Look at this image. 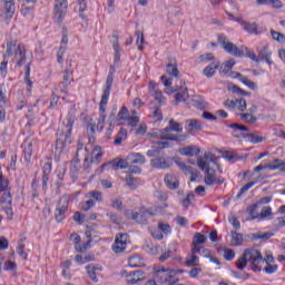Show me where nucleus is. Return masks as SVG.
Wrapping results in <instances>:
<instances>
[{
    "instance_id": "obj_38",
    "label": "nucleus",
    "mask_w": 285,
    "mask_h": 285,
    "mask_svg": "<svg viewBox=\"0 0 285 285\" xmlns=\"http://www.w3.org/2000/svg\"><path fill=\"white\" fill-rule=\"evenodd\" d=\"M187 130H189V132H193L195 130H202V124L199 122V120H187Z\"/></svg>"
},
{
    "instance_id": "obj_34",
    "label": "nucleus",
    "mask_w": 285,
    "mask_h": 285,
    "mask_svg": "<svg viewBox=\"0 0 285 285\" xmlns=\"http://www.w3.org/2000/svg\"><path fill=\"white\" fill-rule=\"evenodd\" d=\"M86 199H96V202H104V194L101 191H89L85 195Z\"/></svg>"
},
{
    "instance_id": "obj_33",
    "label": "nucleus",
    "mask_w": 285,
    "mask_h": 285,
    "mask_svg": "<svg viewBox=\"0 0 285 285\" xmlns=\"http://www.w3.org/2000/svg\"><path fill=\"white\" fill-rule=\"evenodd\" d=\"M129 159L131 164H146V157L139 153L129 155Z\"/></svg>"
},
{
    "instance_id": "obj_2",
    "label": "nucleus",
    "mask_w": 285,
    "mask_h": 285,
    "mask_svg": "<svg viewBox=\"0 0 285 285\" xmlns=\"http://www.w3.org/2000/svg\"><path fill=\"white\" fill-rule=\"evenodd\" d=\"M197 166L205 173L204 181L206 186H215V184H224V179L215 176V173H222L217 157L210 153L197 160Z\"/></svg>"
},
{
    "instance_id": "obj_10",
    "label": "nucleus",
    "mask_w": 285,
    "mask_h": 285,
    "mask_svg": "<svg viewBox=\"0 0 285 285\" xmlns=\"http://www.w3.org/2000/svg\"><path fill=\"white\" fill-rule=\"evenodd\" d=\"M114 253L117 255L124 253L128 248V234H118L116 235L115 243L111 246Z\"/></svg>"
},
{
    "instance_id": "obj_30",
    "label": "nucleus",
    "mask_w": 285,
    "mask_h": 285,
    "mask_svg": "<svg viewBox=\"0 0 285 285\" xmlns=\"http://www.w3.org/2000/svg\"><path fill=\"white\" fill-rule=\"evenodd\" d=\"M128 265L130 268H139L144 266V263L141 262V257H139V255H134L128 259Z\"/></svg>"
},
{
    "instance_id": "obj_39",
    "label": "nucleus",
    "mask_w": 285,
    "mask_h": 285,
    "mask_svg": "<svg viewBox=\"0 0 285 285\" xmlns=\"http://www.w3.org/2000/svg\"><path fill=\"white\" fill-rule=\"evenodd\" d=\"M0 195L2 196L3 204H12V195L10 194V189H6L3 191H0Z\"/></svg>"
},
{
    "instance_id": "obj_5",
    "label": "nucleus",
    "mask_w": 285,
    "mask_h": 285,
    "mask_svg": "<svg viewBox=\"0 0 285 285\" xmlns=\"http://www.w3.org/2000/svg\"><path fill=\"white\" fill-rule=\"evenodd\" d=\"M249 264H257L264 262L262 254L257 249H245L243 256L238 258L236 266L237 268L244 269Z\"/></svg>"
},
{
    "instance_id": "obj_27",
    "label": "nucleus",
    "mask_w": 285,
    "mask_h": 285,
    "mask_svg": "<svg viewBox=\"0 0 285 285\" xmlns=\"http://www.w3.org/2000/svg\"><path fill=\"white\" fill-rule=\"evenodd\" d=\"M101 157H104V151H101V147L96 146L91 151V164H99Z\"/></svg>"
},
{
    "instance_id": "obj_48",
    "label": "nucleus",
    "mask_w": 285,
    "mask_h": 285,
    "mask_svg": "<svg viewBox=\"0 0 285 285\" xmlns=\"http://www.w3.org/2000/svg\"><path fill=\"white\" fill-rule=\"evenodd\" d=\"M247 139L252 144H262L264 141V138L262 136H257L256 134H248Z\"/></svg>"
},
{
    "instance_id": "obj_54",
    "label": "nucleus",
    "mask_w": 285,
    "mask_h": 285,
    "mask_svg": "<svg viewBox=\"0 0 285 285\" xmlns=\"http://www.w3.org/2000/svg\"><path fill=\"white\" fill-rule=\"evenodd\" d=\"M240 118L243 121H246V124H255L256 118L250 114H240Z\"/></svg>"
},
{
    "instance_id": "obj_15",
    "label": "nucleus",
    "mask_w": 285,
    "mask_h": 285,
    "mask_svg": "<svg viewBox=\"0 0 285 285\" xmlns=\"http://www.w3.org/2000/svg\"><path fill=\"white\" fill-rule=\"evenodd\" d=\"M150 164L153 168L165 170L166 168H170V166H173V160L170 158H156L153 159Z\"/></svg>"
},
{
    "instance_id": "obj_9",
    "label": "nucleus",
    "mask_w": 285,
    "mask_h": 285,
    "mask_svg": "<svg viewBox=\"0 0 285 285\" xmlns=\"http://www.w3.org/2000/svg\"><path fill=\"white\" fill-rule=\"evenodd\" d=\"M66 14H68V0H56L53 17L58 23H61L66 19Z\"/></svg>"
},
{
    "instance_id": "obj_12",
    "label": "nucleus",
    "mask_w": 285,
    "mask_h": 285,
    "mask_svg": "<svg viewBox=\"0 0 285 285\" xmlns=\"http://www.w3.org/2000/svg\"><path fill=\"white\" fill-rule=\"evenodd\" d=\"M151 215H157V213H153L150 209H144L142 215L132 209L126 212V217H128V219H134V222H137L138 224H144L141 217H150Z\"/></svg>"
},
{
    "instance_id": "obj_56",
    "label": "nucleus",
    "mask_w": 285,
    "mask_h": 285,
    "mask_svg": "<svg viewBox=\"0 0 285 285\" xmlns=\"http://www.w3.org/2000/svg\"><path fill=\"white\" fill-rule=\"evenodd\" d=\"M136 46L138 50H144V33H137Z\"/></svg>"
},
{
    "instance_id": "obj_11",
    "label": "nucleus",
    "mask_w": 285,
    "mask_h": 285,
    "mask_svg": "<svg viewBox=\"0 0 285 285\" xmlns=\"http://www.w3.org/2000/svg\"><path fill=\"white\" fill-rule=\"evenodd\" d=\"M285 170V163L282 159H275L274 161L265 165H258L255 167V173H259L261 170Z\"/></svg>"
},
{
    "instance_id": "obj_45",
    "label": "nucleus",
    "mask_w": 285,
    "mask_h": 285,
    "mask_svg": "<svg viewBox=\"0 0 285 285\" xmlns=\"http://www.w3.org/2000/svg\"><path fill=\"white\" fill-rule=\"evenodd\" d=\"M186 266H199V257L193 253L186 261Z\"/></svg>"
},
{
    "instance_id": "obj_37",
    "label": "nucleus",
    "mask_w": 285,
    "mask_h": 285,
    "mask_svg": "<svg viewBox=\"0 0 285 285\" xmlns=\"http://www.w3.org/2000/svg\"><path fill=\"white\" fill-rule=\"evenodd\" d=\"M10 189V181L8 178H3V171H1V166H0V193H3V190H9Z\"/></svg>"
},
{
    "instance_id": "obj_58",
    "label": "nucleus",
    "mask_w": 285,
    "mask_h": 285,
    "mask_svg": "<svg viewBox=\"0 0 285 285\" xmlns=\"http://www.w3.org/2000/svg\"><path fill=\"white\" fill-rule=\"evenodd\" d=\"M151 97H154V99L158 101V104H164V95L160 90H156L154 94H151Z\"/></svg>"
},
{
    "instance_id": "obj_1",
    "label": "nucleus",
    "mask_w": 285,
    "mask_h": 285,
    "mask_svg": "<svg viewBox=\"0 0 285 285\" xmlns=\"http://www.w3.org/2000/svg\"><path fill=\"white\" fill-rule=\"evenodd\" d=\"M167 75L169 76H161V82L165 86L166 95H174L175 102L181 104V101H188V88L186 87V82L179 79V69H177V65L168 63L166 69Z\"/></svg>"
},
{
    "instance_id": "obj_4",
    "label": "nucleus",
    "mask_w": 285,
    "mask_h": 285,
    "mask_svg": "<svg viewBox=\"0 0 285 285\" xmlns=\"http://www.w3.org/2000/svg\"><path fill=\"white\" fill-rule=\"evenodd\" d=\"M184 130V127L179 125V122H175V120L169 121V127H166L165 129H155L150 132V137H154V139H163L165 141H177L179 140V136L173 134V132H181Z\"/></svg>"
},
{
    "instance_id": "obj_17",
    "label": "nucleus",
    "mask_w": 285,
    "mask_h": 285,
    "mask_svg": "<svg viewBox=\"0 0 285 285\" xmlns=\"http://www.w3.org/2000/svg\"><path fill=\"white\" fill-rule=\"evenodd\" d=\"M86 271L92 282H99V278L97 276L99 275V273H101V271H104V267H101V265L91 264L86 267Z\"/></svg>"
},
{
    "instance_id": "obj_7",
    "label": "nucleus",
    "mask_w": 285,
    "mask_h": 285,
    "mask_svg": "<svg viewBox=\"0 0 285 285\" xmlns=\"http://www.w3.org/2000/svg\"><path fill=\"white\" fill-rule=\"evenodd\" d=\"M72 126H75V120L69 119L67 126L63 129H59L57 132V148H61L63 146H70L71 144V134H72Z\"/></svg>"
},
{
    "instance_id": "obj_8",
    "label": "nucleus",
    "mask_w": 285,
    "mask_h": 285,
    "mask_svg": "<svg viewBox=\"0 0 285 285\" xmlns=\"http://www.w3.org/2000/svg\"><path fill=\"white\" fill-rule=\"evenodd\" d=\"M218 43H220L222 48H224L225 52H228V55H233L234 57H243L244 55V47H237L225 36H218Z\"/></svg>"
},
{
    "instance_id": "obj_35",
    "label": "nucleus",
    "mask_w": 285,
    "mask_h": 285,
    "mask_svg": "<svg viewBox=\"0 0 285 285\" xmlns=\"http://www.w3.org/2000/svg\"><path fill=\"white\" fill-rule=\"evenodd\" d=\"M246 108V99L239 98L235 100L234 110H238V112H245Z\"/></svg>"
},
{
    "instance_id": "obj_21",
    "label": "nucleus",
    "mask_w": 285,
    "mask_h": 285,
    "mask_svg": "<svg viewBox=\"0 0 285 285\" xmlns=\"http://www.w3.org/2000/svg\"><path fill=\"white\" fill-rule=\"evenodd\" d=\"M66 210H68V200L62 199V200H60V203L58 204L57 209H56L57 222H61L63 219V214L66 213Z\"/></svg>"
},
{
    "instance_id": "obj_23",
    "label": "nucleus",
    "mask_w": 285,
    "mask_h": 285,
    "mask_svg": "<svg viewBox=\"0 0 285 285\" xmlns=\"http://www.w3.org/2000/svg\"><path fill=\"white\" fill-rule=\"evenodd\" d=\"M165 184L167 188H170L171 190L179 188V180H177V177L173 174H167L165 176Z\"/></svg>"
},
{
    "instance_id": "obj_53",
    "label": "nucleus",
    "mask_w": 285,
    "mask_h": 285,
    "mask_svg": "<svg viewBox=\"0 0 285 285\" xmlns=\"http://www.w3.org/2000/svg\"><path fill=\"white\" fill-rule=\"evenodd\" d=\"M119 121H126L128 119V108L122 107L118 112Z\"/></svg>"
},
{
    "instance_id": "obj_52",
    "label": "nucleus",
    "mask_w": 285,
    "mask_h": 285,
    "mask_svg": "<svg viewBox=\"0 0 285 285\" xmlns=\"http://www.w3.org/2000/svg\"><path fill=\"white\" fill-rule=\"evenodd\" d=\"M271 215H273V208L271 207H265L262 209V212L259 213V219H264L266 217H271Z\"/></svg>"
},
{
    "instance_id": "obj_43",
    "label": "nucleus",
    "mask_w": 285,
    "mask_h": 285,
    "mask_svg": "<svg viewBox=\"0 0 285 285\" xmlns=\"http://www.w3.org/2000/svg\"><path fill=\"white\" fill-rule=\"evenodd\" d=\"M271 35H272V38L274 39V41H277V43H284L285 36L283 33L277 32V31L272 29Z\"/></svg>"
},
{
    "instance_id": "obj_20",
    "label": "nucleus",
    "mask_w": 285,
    "mask_h": 285,
    "mask_svg": "<svg viewBox=\"0 0 285 285\" xmlns=\"http://www.w3.org/2000/svg\"><path fill=\"white\" fill-rule=\"evenodd\" d=\"M17 7L14 6V0H4V14L6 19L10 20L14 17Z\"/></svg>"
},
{
    "instance_id": "obj_24",
    "label": "nucleus",
    "mask_w": 285,
    "mask_h": 285,
    "mask_svg": "<svg viewBox=\"0 0 285 285\" xmlns=\"http://www.w3.org/2000/svg\"><path fill=\"white\" fill-rule=\"evenodd\" d=\"M219 69V62L214 61L210 65H208L204 70H203V75H205V77H207L208 79H210V77L215 76V72H217V70Z\"/></svg>"
},
{
    "instance_id": "obj_50",
    "label": "nucleus",
    "mask_w": 285,
    "mask_h": 285,
    "mask_svg": "<svg viewBox=\"0 0 285 285\" xmlns=\"http://www.w3.org/2000/svg\"><path fill=\"white\" fill-rule=\"evenodd\" d=\"M195 202V195L193 194H188L183 200H181V205L185 208H188V206H190V204H193Z\"/></svg>"
},
{
    "instance_id": "obj_13",
    "label": "nucleus",
    "mask_w": 285,
    "mask_h": 285,
    "mask_svg": "<svg viewBox=\"0 0 285 285\" xmlns=\"http://www.w3.org/2000/svg\"><path fill=\"white\" fill-rule=\"evenodd\" d=\"M112 168H120L121 170H124V169L128 168V163H126V160H124V159L118 160L117 164L107 163V164H104L101 167H99L97 169V173L101 174V173H104V170H112Z\"/></svg>"
},
{
    "instance_id": "obj_40",
    "label": "nucleus",
    "mask_w": 285,
    "mask_h": 285,
    "mask_svg": "<svg viewBox=\"0 0 285 285\" xmlns=\"http://www.w3.org/2000/svg\"><path fill=\"white\" fill-rule=\"evenodd\" d=\"M126 137H128V131L126 129H120V131L118 132V135L115 139V144L119 145L122 141H126Z\"/></svg>"
},
{
    "instance_id": "obj_42",
    "label": "nucleus",
    "mask_w": 285,
    "mask_h": 285,
    "mask_svg": "<svg viewBox=\"0 0 285 285\" xmlns=\"http://www.w3.org/2000/svg\"><path fill=\"white\" fill-rule=\"evenodd\" d=\"M229 90H232V92H236V95H244L245 97H250V92L245 91L244 89L239 88L238 86L235 85H230Z\"/></svg>"
},
{
    "instance_id": "obj_22",
    "label": "nucleus",
    "mask_w": 285,
    "mask_h": 285,
    "mask_svg": "<svg viewBox=\"0 0 285 285\" xmlns=\"http://www.w3.org/2000/svg\"><path fill=\"white\" fill-rule=\"evenodd\" d=\"M70 242L75 244V248L79 253H83V250H88V243L83 245L79 244V242H81V237L79 236V234H71Z\"/></svg>"
},
{
    "instance_id": "obj_55",
    "label": "nucleus",
    "mask_w": 285,
    "mask_h": 285,
    "mask_svg": "<svg viewBox=\"0 0 285 285\" xmlns=\"http://www.w3.org/2000/svg\"><path fill=\"white\" fill-rule=\"evenodd\" d=\"M255 184H257V181H249L245 186H243L240 188V193L238 194V197L244 195V193H248V190H250V188H253V186H255Z\"/></svg>"
},
{
    "instance_id": "obj_28",
    "label": "nucleus",
    "mask_w": 285,
    "mask_h": 285,
    "mask_svg": "<svg viewBox=\"0 0 285 285\" xmlns=\"http://www.w3.org/2000/svg\"><path fill=\"white\" fill-rule=\"evenodd\" d=\"M235 66V59H229L225 61L219 69L220 75H228L230 72V69Z\"/></svg>"
},
{
    "instance_id": "obj_49",
    "label": "nucleus",
    "mask_w": 285,
    "mask_h": 285,
    "mask_svg": "<svg viewBox=\"0 0 285 285\" xmlns=\"http://www.w3.org/2000/svg\"><path fill=\"white\" fill-rule=\"evenodd\" d=\"M72 263L70 261H66L63 264H62V276L65 279H70V273H68V268H70V265Z\"/></svg>"
},
{
    "instance_id": "obj_44",
    "label": "nucleus",
    "mask_w": 285,
    "mask_h": 285,
    "mask_svg": "<svg viewBox=\"0 0 285 285\" xmlns=\"http://www.w3.org/2000/svg\"><path fill=\"white\" fill-rule=\"evenodd\" d=\"M24 83L27 86L28 92H32V80H30V67H27Z\"/></svg>"
},
{
    "instance_id": "obj_26",
    "label": "nucleus",
    "mask_w": 285,
    "mask_h": 285,
    "mask_svg": "<svg viewBox=\"0 0 285 285\" xmlns=\"http://www.w3.org/2000/svg\"><path fill=\"white\" fill-rule=\"evenodd\" d=\"M240 26L245 32H248L249 35H257V23L240 21Z\"/></svg>"
},
{
    "instance_id": "obj_61",
    "label": "nucleus",
    "mask_w": 285,
    "mask_h": 285,
    "mask_svg": "<svg viewBox=\"0 0 285 285\" xmlns=\"http://www.w3.org/2000/svg\"><path fill=\"white\" fill-rule=\"evenodd\" d=\"M150 233L154 239H158V240L164 239V234H161V229H151Z\"/></svg>"
},
{
    "instance_id": "obj_18",
    "label": "nucleus",
    "mask_w": 285,
    "mask_h": 285,
    "mask_svg": "<svg viewBox=\"0 0 285 285\" xmlns=\"http://www.w3.org/2000/svg\"><path fill=\"white\" fill-rule=\"evenodd\" d=\"M206 235L204 234H196L193 239V253H199L202 250V244H206Z\"/></svg>"
},
{
    "instance_id": "obj_36",
    "label": "nucleus",
    "mask_w": 285,
    "mask_h": 285,
    "mask_svg": "<svg viewBox=\"0 0 285 285\" xmlns=\"http://www.w3.org/2000/svg\"><path fill=\"white\" fill-rule=\"evenodd\" d=\"M112 48L115 52L114 63H119V60L121 59V48H119V41H114Z\"/></svg>"
},
{
    "instance_id": "obj_63",
    "label": "nucleus",
    "mask_w": 285,
    "mask_h": 285,
    "mask_svg": "<svg viewBox=\"0 0 285 285\" xmlns=\"http://www.w3.org/2000/svg\"><path fill=\"white\" fill-rule=\"evenodd\" d=\"M224 106L228 110H235V100L227 99V100L224 101Z\"/></svg>"
},
{
    "instance_id": "obj_57",
    "label": "nucleus",
    "mask_w": 285,
    "mask_h": 285,
    "mask_svg": "<svg viewBox=\"0 0 285 285\" xmlns=\"http://www.w3.org/2000/svg\"><path fill=\"white\" fill-rule=\"evenodd\" d=\"M229 128H234L235 132H246L248 128L246 126L239 125V124H233L229 126Z\"/></svg>"
},
{
    "instance_id": "obj_16",
    "label": "nucleus",
    "mask_w": 285,
    "mask_h": 285,
    "mask_svg": "<svg viewBox=\"0 0 285 285\" xmlns=\"http://www.w3.org/2000/svg\"><path fill=\"white\" fill-rule=\"evenodd\" d=\"M179 155H183L185 157H197L202 150L197 146H187V147H180L178 149Z\"/></svg>"
},
{
    "instance_id": "obj_46",
    "label": "nucleus",
    "mask_w": 285,
    "mask_h": 285,
    "mask_svg": "<svg viewBox=\"0 0 285 285\" xmlns=\"http://www.w3.org/2000/svg\"><path fill=\"white\" fill-rule=\"evenodd\" d=\"M223 257L226 262H233V259H235V252L233 249L225 248Z\"/></svg>"
},
{
    "instance_id": "obj_64",
    "label": "nucleus",
    "mask_w": 285,
    "mask_h": 285,
    "mask_svg": "<svg viewBox=\"0 0 285 285\" xmlns=\"http://www.w3.org/2000/svg\"><path fill=\"white\" fill-rule=\"evenodd\" d=\"M153 119H155V121H161V119H164V116H161V110L156 109L153 115H151Z\"/></svg>"
},
{
    "instance_id": "obj_32",
    "label": "nucleus",
    "mask_w": 285,
    "mask_h": 285,
    "mask_svg": "<svg viewBox=\"0 0 285 285\" xmlns=\"http://www.w3.org/2000/svg\"><path fill=\"white\" fill-rule=\"evenodd\" d=\"M244 244V235L232 232V246H242Z\"/></svg>"
},
{
    "instance_id": "obj_41",
    "label": "nucleus",
    "mask_w": 285,
    "mask_h": 285,
    "mask_svg": "<svg viewBox=\"0 0 285 285\" xmlns=\"http://www.w3.org/2000/svg\"><path fill=\"white\" fill-rule=\"evenodd\" d=\"M126 181H127V186L131 189H135L139 186V183L132 175H127Z\"/></svg>"
},
{
    "instance_id": "obj_6",
    "label": "nucleus",
    "mask_w": 285,
    "mask_h": 285,
    "mask_svg": "<svg viewBox=\"0 0 285 285\" xmlns=\"http://www.w3.org/2000/svg\"><path fill=\"white\" fill-rule=\"evenodd\" d=\"M14 52L18 66H23L26 61V47L23 45H17V41H8L4 57H12Z\"/></svg>"
},
{
    "instance_id": "obj_62",
    "label": "nucleus",
    "mask_w": 285,
    "mask_h": 285,
    "mask_svg": "<svg viewBox=\"0 0 285 285\" xmlns=\"http://www.w3.org/2000/svg\"><path fill=\"white\" fill-rule=\"evenodd\" d=\"M125 121H128V124L131 126V128H135L137 124H139V117L132 116V117H127Z\"/></svg>"
},
{
    "instance_id": "obj_14",
    "label": "nucleus",
    "mask_w": 285,
    "mask_h": 285,
    "mask_svg": "<svg viewBox=\"0 0 285 285\" xmlns=\"http://www.w3.org/2000/svg\"><path fill=\"white\" fill-rule=\"evenodd\" d=\"M164 148H170V142L168 140L157 141L151 149L147 150V157H157Z\"/></svg>"
},
{
    "instance_id": "obj_59",
    "label": "nucleus",
    "mask_w": 285,
    "mask_h": 285,
    "mask_svg": "<svg viewBox=\"0 0 285 285\" xmlns=\"http://www.w3.org/2000/svg\"><path fill=\"white\" fill-rule=\"evenodd\" d=\"M90 208H95V202L87 200V202L81 204V209L82 210L88 212V210H90Z\"/></svg>"
},
{
    "instance_id": "obj_60",
    "label": "nucleus",
    "mask_w": 285,
    "mask_h": 285,
    "mask_svg": "<svg viewBox=\"0 0 285 285\" xmlns=\"http://www.w3.org/2000/svg\"><path fill=\"white\" fill-rule=\"evenodd\" d=\"M4 271H17V263L12 261H7L4 263Z\"/></svg>"
},
{
    "instance_id": "obj_3",
    "label": "nucleus",
    "mask_w": 285,
    "mask_h": 285,
    "mask_svg": "<svg viewBox=\"0 0 285 285\" xmlns=\"http://www.w3.org/2000/svg\"><path fill=\"white\" fill-rule=\"evenodd\" d=\"M112 81H115V68L110 67L109 75L107 76V80L105 83L102 97L100 100V117L98 119L97 129L104 130V124H106V106H108V99H110V90L112 89Z\"/></svg>"
},
{
    "instance_id": "obj_31",
    "label": "nucleus",
    "mask_w": 285,
    "mask_h": 285,
    "mask_svg": "<svg viewBox=\"0 0 285 285\" xmlns=\"http://www.w3.org/2000/svg\"><path fill=\"white\" fill-rule=\"evenodd\" d=\"M238 79H239L240 83H244V86L249 88V90H257V83H255L253 80H250L242 75H238Z\"/></svg>"
},
{
    "instance_id": "obj_47",
    "label": "nucleus",
    "mask_w": 285,
    "mask_h": 285,
    "mask_svg": "<svg viewBox=\"0 0 285 285\" xmlns=\"http://www.w3.org/2000/svg\"><path fill=\"white\" fill-rule=\"evenodd\" d=\"M158 228L160 233H164L165 235H170V233H173V228H170V225L167 223H159Z\"/></svg>"
},
{
    "instance_id": "obj_29",
    "label": "nucleus",
    "mask_w": 285,
    "mask_h": 285,
    "mask_svg": "<svg viewBox=\"0 0 285 285\" xmlns=\"http://www.w3.org/2000/svg\"><path fill=\"white\" fill-rule=\"evenodd\" d=\"M259 204L250 205L247 208V214L249 215L250 219H259Z\"/></svg>"
},
{
    "instance_id": "obj_25",
    "label": "nucleus",
    "mask_w": 285,
    "mask_h": 285,
    "mask_svg": "<svg viewBox=\"0 0 285 285\" xmlns=\"http://www.w3.org/2000/svg\"><path fill=\"white\" fill-rule=\"evenodd\" d=\"M271 57H273V51L268 49V46H265L259 51V58L263 59L264 61H266V63H268V66H271L273 63V61H271Z\"/></svg>"
},
{
    "instance_id": "obj_19",
    "label": "nucleus",
    "mask_w": 285,
    "mask_h": 285,
    "mask_svg": "<svg viewBox=\"0 0 285 285\" xmlns=\"http://www.w3.org/2000/svg\"><path fill=\"white\" fill-rule=\"evenodd\" d=\"M144 279H146V276L141 271H136L126 276L127 284H137V282H141Z\"/></svg>"
},
{
    "instance_id": "obj_51",
    "label": "nucleus",
    "mask_w": 285,
    "mask_h": 285,
    "mask_svg": "<svg viewBox=\"0 0 285 285\" xmlns=\"http://www.w3.org/2000/svg\"><path fill=\"white\" fill-rule=\"evenodd\" d=\"M191 106L195 108H204L206 106V102L200 97H195L191 99Z\"/></svg>"
}]
</instances>
